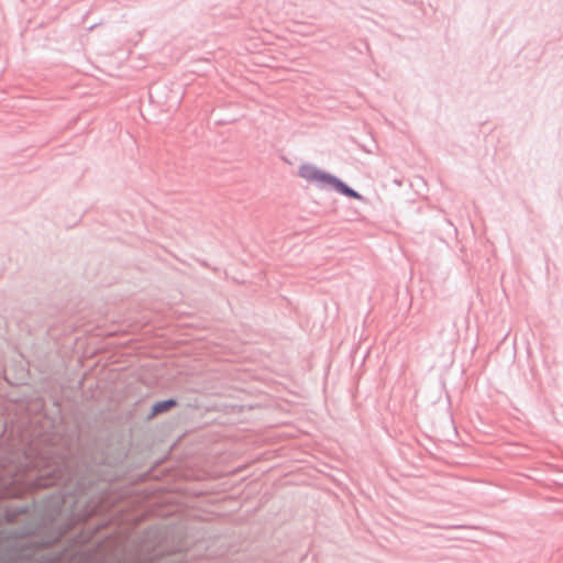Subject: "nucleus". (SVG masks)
<instances>
[{
	"instance_id": "f257e3e1",
	"label": "nucleus",
	"mask_w": 563,
	"mask_h": 563,
	"mask_svg": "<svg viewBox=\"0 0 563 563\" xmlns=\"http://www.w3.org/2000/svg\"><path fill=\"white\" fill-rule=\"evenodd\" d=\"M30 509L31 506L27 504L5 508L3 514L5 522L14 523L23 515L27 517V522L7 531V542L0 541V563H34L38 548L52 543L38 538L55 520L56 509L48 515L32 516V518H30Z\"/></svg>"
},
{
	"instance_id": "f03ea898",
	"label": "nucleus",
	"mask_w": 563,
	"mask_h": 563,
	"mask_svg": "<svg viewBox=\"0 0 563 563\" xmlns=\"http://www.w3.org/2000/svg\"><path fill=\"white\" fill-rule=\"evenodd\" d=\"M128 453L122 450L111 448L96 450L90 456L82 460V470L73 474L67 464L56 465L52 471H47L38 483L42 486L66 485L73 477H77V489L85 490L96 482H112L117 477L115 467L124 463Z\"/></svg>"
},
{
	"instance_id": "7ed1b4c3",
	"label": "nucleus",
	"mask_w": 563,
	"mask_h": 563,
	"mask_svg": "<svg viewBox=\"0 0 563 563\" xmlns=\"http://www.w3.org/2000/svg\"><path fill=\"white\" fill-rule=\"evenodd\" d=\"M298 175L308 181L314 183L319 189H333L338 194L347 198L361 201L365 200L363 195L350 187L342 179L312 164L301 165L298 169Z\"/></svg>"
},
{
	"instance_id": "20e7f679",
	"label": "nucleus",
	"mask_w": 563,
	"mask_h": 563,
	"mask_svg": "<svg viewBox=\"0 0 563 563\" xmlns=\"http://www.w3.org/2000/svg\"><path fill=\"white\" fill-rule=\"evenodd\" d=\"M178 406L176 398H167L154 402L151 407L150 412L146 416V420H152L155 417L166 413Z\"/></svg>"
}]
</instances>
